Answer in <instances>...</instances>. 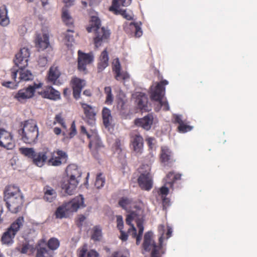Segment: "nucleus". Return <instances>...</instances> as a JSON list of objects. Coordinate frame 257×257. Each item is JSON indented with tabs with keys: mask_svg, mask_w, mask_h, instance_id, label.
<instances>
[{
	"mask_svg": "<svg viewBox=\"0 0 257 257\" xmlns=\"http://www.w3.org/2000/svg\"><path fill=\"white\" fill-rule=\"evenodd\" d=\"M66 178L61 184L62 189L68 195L74 194L78 186L81 176V172L78 167L74 164L69 165L66 168Z\"/></svg>",
	"mask_w": 257,
	"mask_h": 257,
	"instance_id": "1",
	"label": "nucleus"
},
{
	"mask_svg": "<svg viewBox=\"0 0 257 257\" xmlns=\"http://www.w3.org/2000/svg\"><path fill=\"white\" fill-rule=\"evenodd\" d=\"M20 126L18 132L21 137V140L26 144L36 143L39 136L36 121L33 119L26 120L21 122Z\"/></svg>",
	"mask_w": 257,
	"mask_h": 257,
	"instance_id": "2",
	"label": "nucleus"
},
{
	"mask_svg": "<svg viewBox=\"0 0 257 257\" xmlns=\"http://www.w3.org/2000/svg\"><path fill=\"white\" fill-rule=\"evenodd\" d=\"M101 21L97 16H92L89 21V25L86 27L88 33L95 32L94 43L96 48L100 46L103 43L107 42L109 39L110 33L109 30L104 27L100 28Z\"/></svg>",
	"mask_w": 257,
	"mask_h": 257,
	"instance_id": "3",
	"label": "nucleus"
},
{
	"mask_svg": "<svg viewBox=\"0 0 257 257\" xmlns=\"http://www.w3.org/2000/svg\"><path fill=\"white\" fill-rule=\"evenodd\" d=\"M158 231L161 234L159 238V245H157L152 239L153 234L151 232H147L144 235V239L143 244L144 250L149 251L152 250L151 257H160V253H164L162 251V243L163 241V235L165 231V226L160 224L158 226Z\"/></svg>",
	"mask_w": 257,
	"mask_h": 257,
	"instance_id": "4",
	"label": "nucleus"
},
{
	"mask_svg": "<svg viewBox=\"0 0 257 257\" xmlns=\"http://www.w3.org/2000/svg\"><path fill=\"white\" fill-rule=\"evenodd\" d=\"M19 151L21 154L31 159L33 164L39 167H43L49 160L50 150L48 148H44L41 151L36 152L33 148L22 147Z\"/></svg>",
	"mask_w": 257,
	"mask_h": 257,
	"instance_id": "5",
	"label": "nucleus"
},
{
	"mask_svg": "<svg viewBox=\"0 0 257 257\" xmlns=\"http://www.w3.org/2000/svg\"><path fill=\"white\" fill-rule=\"evenodd\" d=\"M84 206V198L82 195H79L59 206L55 211V215L56 218H67L70 213L76 212L79 208Z\"/></svg>",
	"mask_w": 257,
	"mask_h": 257,
	"instance_id": "6",
	"label": "nucleus"
},
{
	"mask_svg": "<svg viewBox=\"0 0 257 257\" xmlns=\"http://www.w3.org/2000/svg\"><path fill=\"white\" fill-rule=\"evenodd\" d=\"M168 83V81L166 80L156 82L150 87L149 92L151 99L159 102L160 106L163 107L164 111H168L170 109L168 101L166 100H163L165 94V86Z\"/></svg>",
	"mask_w": 257,
	"mask_h": 257,
	"instance_id": "7",
	"label": "nucleus"
},
{
	"mask_svg": "<svg viewBox=\"0 0 257 257\" xmlns=\"http://www.w3.org/2000/svg\"><path fill=\"white\" fill-rule=\"evenodd\" d=\"M24 218L23 216L18 217L13 221L3 233L1 237V242L3 244L12 245L14 242V238L23 226Z\"/></svg>",
	"mask_w": 257,
	"mask_h": 257,
	"instance_id": "8",
	"label": "nucleus"
},
{
	"mask_svg": "<svg viewBox=\"0 0 257 257\" xmlns=\"http://www.w3.org/2000/svg\"><path fill=\"white\" fill-rule=\"evenodd\" d=\"M138 170L140 174L137 180L139 186L143 190H150L153 187V177L151 173V166L144 164L141 165Z\"/></svg>",
	"mask_w": 257,
	"mask_h": 257,
	"instance_id": "9",
	"label": "nucleus"
},
{
	"mask_svg": "<svg viewBox=\"0 0 257 257\" xmlns=\"http://www.w3.org/2000/svg\"><path fill=\"white\" fill-rule=\"evenodd\" d=\"M134 213H131L127 215L125 221L126 223L131 226V228L128 229L127 233H129L133 238H136V244L139 245L142 239L144 231V226L142 222H137V227L139 229V232L138 234H137L136 228L134 225L132 224V222L134 220Z\"/></svg>",
	"mask_w": 257,
	"mask_h": 257,
	"instance_id": "10",
	"label": "nucleus"
},
{
	"mask_svg": "<svg viewBox=\"0 0 257 257\" xmlns=\"http://www.w3.org/2000/svg\"><path fill=\"white\" fill-rule=\"evenodd\" d=\"M94 61V55L92 52L85 53L81 50L78 51V70L83 72L84 74L87 73L86 67L93 63Z\"/></svg>",
	"mask_w": 257,
	"mask_h": 257,
	"instance_id": "11",
	"label": "nucleus"
},
{
	"mask_svg": "<svg viewBox=\"0 0 257 257\" xmlns=\"http://www.w3.org/2000/svg\"><path fill=\"white\" fill-rule=\"evenodd\" d=\"M8 209L13 213L19 212L23 206L24 197L23 195L15 196L4 199Z\"/></svg>",
	"mask_w": 257,
	"mask_h": 257,
	"instance_id": "12",
	"label": "nucleus"
},
{
	"mask_svg": "<svg viewBox=\"0 0 257 257\" xmlns=\"http://www.w3.org/2000/svg\"><path fill=\"white\" fill-rule=\"evenodd\" d=\"M49 154L51 157L48 160L49 165L59 166L67 161L68 156L66 153L62 150H57Z\"/></svg>",
	"mask_w": 257,
	"mask_h": 257,
	"instance_id": "13",
	"label": "nucleus"
},
{
	"mask_svg": "<svg viewBox=\"0 0 257 257\" xmlns=\"http://www.w3.org/2000/svg\"><path fill=\"white\" fill-rule=\"evenodd\" d=\"M15 146V141L11 133L0 128V147L12 150Z\"/></svg>",
	"mask_w": 257,
	"mask_h": 257,
	"instance_id": "14",
	"label": "nucleus"
},
{
	"mask_svg": "<svg viewBox=\"0 0 257 257\" xmlns=\"http://www.w3.org/2000/svg\"><path fill=\"white\" fill-rule=\"evenodd\" d=\"M112 69L114 74V78L116 80L124 81L130 79V76L129 74L126 71H121L120 63L118 58L113 60Z\"/></svg>",
	"mask_w": 257,
	"mask_h": 257,
	"instance_id": "15",
	"label": "nucleus"
},
{
	"mask_svg": "<svg viewBox=\"0 0 257 257\" xmlns=\"http://www.w3.org/2000/svg\"><path fill=\"white\" fill-rule=\"evenodd\" d=\"M30 55V51L28 48L25 47L22 48L15 56L14 63L16 66L18 68L27 67Z\"/></svg>",
	"mask_w": 257,
	"mask_h": 257,
	"instance_id": "16",
	"label": "nucleus"
},
{
	"mask_svg": "<svg viewBox=\"0 0 257 257\" xmlns=\"http://www.w3.org/2000/svg\"><path fill=\"white\" fill-rule=\"evenodd\" d=\"M141 22H131L125 23L123 29L125 32L131 36L136 38H139L143 35Z\"/></svg>",
	"mask_w": 257,
	"mask_h": 257,
	"instance_id": "17",
	"label": "nucleus"
},
{
	"mask_svg": "<svg viewBox=\"0 0 257 257\" xmlns=\"http://www.w3.org/2000/svg\"><path fill=\"white\" fill-rule=\"evenodd\" d=\"M160 160L163 166L171 167L175 161L174 159L173 154L168 147L164 146L161 147L160 154Z\"/></svg>",
	"mask_w": 257,
	"mask_h": 257,
	"instance_id": "18",
	"label": "nucleus"
},
{
	"mask_svg": "<svg viewBox=\"0 0 257 257\" xmlns=\"http://www.w3.org/2000/svg\"><path fill=\"white\" fill-rule=\"evenodd\" d=\"M70 83L73 89L74 97L76 99H79L82 89L86 85L85 81L75 76L72 78Z\"/></svg>",
	"mask_w": 257,
	"mask_h": 257,
	"instance_id": "19",
	"label": "nucleus"
},
{
	"mask_svg": "<svg viewBox=\"0 0 257 257\" xmlns=\"http://www.w3.org/2000/svg\"><path fill=\"white\" fill-rule=\"evenodd\" d=\"M80 104L83 109L86 121L89 124L93 125L95 122L96 114L94 107L85 103H80Z\"/></svg>",
	"mask_w": 257,
	"mask_h": 257,
	"instance_id": "20",
	"label": "nucleus"
},
{
	"mask_svg": "<svg viewBox=\"0 0 257 257\" xmlns=\"http://www.w3.org/2000/svg\"><path fill=\"white\" fill-rule=\"evenodd\" d=\"M33 91L32 88L28 87L21 89L14 95V98L21 103H25L27 99L34 96Z\"/></svg>",
	"mask_w": 257,
	"mask_h": 257,
	"instance_id": "21",
	"label": "nucleus"
},
{
	"mask_svg": "<svg viewBox=\"0 0 257 257\" xmlns=\"http://www.w3.org/2000/svg\"><path fill=\"white\" fill-rule=\"evenodd\" d=\"M38 93L45 98L54 100L60 98V92L50 86L46 87L43 90L38 92Z\"/></svg>",
	"mask_w": 257,
	"mask_h": 257,
	"instance_id": "22",
	"label": "nucleus"
},
{
	"mask_svg": "<svg viewBox=\"0 0 257 257\" xmlns=\"http://www.w3.org/2000/svg\"><path fill=\"white\" fill-rule=\"evenodd\" d=\"M173 123L179 124L177 130L179 133H185L192 130L193 126L188 125L186 123V120H183L181 115L174 114L173 115Z\"/></svg>",
	"mask_w": 257,
	"mask_h": 257,
	"instance_id": "23",
	"label": "nucleus"
},
{
	"mask_svg": "<svg viewBox=\"0 0 257 257\" xmlns=\"http://www.w3.org/2000/svg\"><path fill=\"white\" fill-rule=\"evenodd\" d=\"M153 120V115L149 114L143 118L136 119L135 120V123L136 125L141 126L144 129L148 131L151 127Z\"/></svg>",
	"mask_w": 257,
	"mask_h": 257,
	"instance_id": "24",
	"label": "nucleus"
},
{
	"mask_svg": "<svg viewBox=\"0 0 257 257\" xmlns=\"http://www.w3.org/2000/svg\"><path fill=\"white\" fill-rule=\"evenodd\" d=\"M36 47L43 50L49 46V36L47 34H37L35 39Z\"/></svg>",
	"mask_w": 257,
	"mask_h": 257,
	"instance_id": "25",
	"label": "nucleus"
},
{
	"mask_svg": "<svg viewBox=\"0 0 257 257\" xmlns=\"http://www.w3.org/2000/svg\"><path fill=\"white\" fill-rule=\"evenodd\" d=\"M131 145L135 152L141 153L144 146V139L143 137L139 134L133 136L131 137Z\"/></svg>",
	"mask_w": 257,
	"mask_h": 257,
	"instance_id": "26",
	"label": "nucleus"
},
{
	"mask_svg": "<svg viewBox=\"0 0 257 257\" xmlns=\"http://www.w3.org/2000/svg\"><path fill=\"white\" fill-rule=\"evenodd\" d=\"M181 179V174L174 171L169 172L164 178L165 185L173 188L174 183Z\"/></svg>",
	"mask_w": 257,
	"mask_h": 257,
	"instance_id": "27",
	"label": "nucleus"
},
{
	"mask_svg": "<svg viewBox=\"0 0 257 257\" xmlns=\"http://www.w3.org/2000/svg\"><path fill=\"white\" fill-rule=\"evenodd\" d=\"M23 195L19 187L14 185H9L7 186L4 191V199Z\"/></svg>",
	"mask_w": 257,
	"mask_h": 257,
	"instance_id": "28",
	"label": "nucleus"
},
{
	"mask_svg": "<svg viewBox=\"0 0 257 257\" xmlns=\"http://www.w3.org/2000/svg\"><path fill=\"white\" fill-rule=\"evenodd\" d=\"M18 72V70L15 67H13L10 70V73L12 79L13 80L12 81H4L2 83V85L3 86H5L7 88H11V89H15L18 86V83L19 81H17V72Z\"/></svg>",
	"mask_w": 257,
	"mask_h": 257,
	"instance_id": "29",
	"label": "nucleus"
},
{
	"mask_svg": "<svg viewBox=\"0 0 257 257\" xmlns=\"http://www.w3.org/2000/svg\"><path fill=\"white\" fill-rule=\"evenodd\" d=\"M148 101L147 96L145 93L140 92L138 94L136 102L139 108L142 111H149L150 110L148 105Z\"/></svg>",
	"mask_w": 257,
	"mask_h": 257,
	"instance_id": "30",
	"label": "nucleus"
},
{
	"mask_svg": "<svg viewBox=\"0 0 257 257\" xmlns=\"http://www.w3.org/2000/svg\"><path fill=\"white\" fill-rule=\"evenodd\" d=\"M60 75L61 72L58 67L53 65L49 69L47 76L48 81L53 84H55Z\"/></svg>",
	"mask_w": 257,
	"mask_h": 257,
	"instance_id": "31",
	"label": "nucleus"
},
{
	"mask_svg": "<svg viewBox=\"0 0 257 257\" xmlns=\"http://www.w3.org/2000/svg\"><path fill=\"white\" fill-rule=\"evenodd\" d=\"M108 54L105 49L102 52L99 57V61L97 65L99 72L102 71L108 65Z\"/></svg>",
	"mask_w": 257,
	"mask_h": 257,
	"instance_id": "32",
	"label": "nucleus"
},
{
	"mask_svg": "<svg viewBox=\"0 0 257 257\" xmlns=\"http://www.w3.org/2000/svg\"><path fill=\"white\" fill-rule=\"evenodd\" d=\"M44 199L47 201L52 202L56 198L57 193L52 187L46 186L44 188Z\"/></svg>",
	"mask_w": 257,
	"mask_h": 257,
	"instance_id": "33",
	"label": "nucleus"
},
{
	"mask_svg": "<svg viewBox=\"0 0 257 257\" xmlns=\"http://www.w3.org/2000/svg\"><path fill=\"white\" fill-rule=\"evenodd\" d=\"M78 257H98V253L96 251L91 250H87V245L84 244L78 250Z\"/></svg>",
	"mask_w": 257,
	"mask_h": 257,
	"instance_id": "34",
	"label": "nucleus"
},
{
	"mask_svg": "<svg viewBox=\"0 0 257 257\" xmlns=\"http://www.w3.org/2000/svg\"><path fill=\"white\" fill-rule=\"evenodd\" d=\"M103 123L106 128H109L111 125L112 116L109 109L104 107L102 111Z\"/></svg>",
	"mask_w": 257,
	"mask_h": 257,
	"instance_id": "35",
	"label": "nucleus"
},
{
	"mask_svg": "<svg viewBox=\"0 0 257 257\" xmlns=\"http://www.w3.org/2000/svg\"><path fill=\"white\" fill-rule=\"evenodd\" d=\"M132 0H112V5L109 8L111 11H115L120 6L127 7L131 3Z\"/></svg>",
	"mask_w": 257,
	"mask_h": 257,
	"instance_id": "36",
	"label": "nucleus"
},
{
	"mask_svg": "<svg viewBox=\"0 0 257 257\" xmlns=\"http://www.w3.org/2000/svg\"><path fill=\"white\" fill-rule=\"evenodd\" d=\"M20 71V81H28L33 79V75L30 71L25 69V67L19 68Z\"/></svg>",
	"mask_w": 257,
	"mask_h": 257,
	"instance_id": "37",
	"label": "nucleus"
},
{
	"mask_svg": "<svg viewBox=\"0 0 257 257\" xmlns=\"http://www.w3.org/2000/svg\"><path fill=\"white\" fill-rule=\"evenodd\" d=\"M53 251L45 247H40L37 249L36 257H53Z\"/></svg>",
	"mask_w": 257,
	"mask_h": 257,
	"instance_id": "38",
	"label": "nucleus"
},
{
	"mask_svg": "<svg viewBox=\"0 0 257 257\" xmlns=\"http://www.w3.org/2000/svg\"><path fill=\"white\" fill-rule=\"evenodd\" d=\"M9 23L10 20L8 17V12L6 8H0V25L3 26H6Z\"/></svg>",
	"mask_w": 257,
	"mask_h": 257,
	"instance_id": "39",
	"label": "nucleus"
},
{
	"mask_svg": "<svg viewBox=\"0 0 257 257\" xmlns=\"http://www.w3.org/2000/svg\"><path fill=\"white\" fill-rule=\"evenodd\" d=\"M88 147L90 149L92 148L97 149L101 146V142L99 138L96 135L92 136L90 138Z\"/></svg>",
	"mask_w": 257,
	"mask_h": 257,
	"instance_id": "40",
	"label": "nucleus"
},
{
	"mask_svg": "<svg viewBox=\"0 0 257 257\" xmlns=\"http://www.w3.org/2000/svg\"><path fill=\"white\" fill-rule=\"evenodd\" d=\"M60 245V242L59 240L55 237H52L49 239L47 242V246L49 249L53 251L57 249Z\"/></svg>",
	"mask_w": 257,
	"mask_h": 257,
	"instance_id": "41",
	"label": "nucleus"
},
{
	"mask_svg": "<svg viewBox=\"0 0 257 257\" xmlns=\"http://www.w3.org/2000/svg\"><path fill=\"white\" fill-rule=\"evenodd\" d=\"M62 19L66 25L68 26H72L73 24V20L69 15L67 10L63 9Z\"/></svg>",
	"mask_w": 257,
	"mask_h": 257,
	"instance_id": "42",
	"label": "nucleus"
},
{
	"mask_svg": "<svg viewBox=\"0 0 257 257\" xmlns=\"http://www.w3.org/2000/svg\"><path fill=\"white\" fill-rule=\"evenodd\" d=\"M56 123L59 124L64 130H67L65 120L62 113H59L55 115L54 123L55 124Z\"/></svg>",
	"mask_w": 257,
	"mask_h": 257,
	"instance_id": "43",
	"label": "nucleus"
},
{
	"mask_svg": "<svg viewBox=\"0 0 257 257\" xmlns=\"http://www.w3.org/2000/svg\"><path fill=\"white\" fill-rule=\"evenodd\" d=\"M104 93L106 94L105 103L107 104H111L113 96L111 93V88L110 86H107L104 88Z\"/></svg>",
	"mask_w": 257,
	"mask_h": 257,
	"instance_id": "44",
	"label": "nucleus"
},
{
	"mask_svg": "<svg viewBox=\"0 0 257 257\" xmlns=\"http://www.w3.org/2000/svg\"><path fill=\"white\" fill-rule=\"evenodd\" d=\"M105 178L102 176V174L99 173L97 175L95 182V186L97 189L102 187L105 183Z\"/></svg>",
	"mask_w": 257,
	"mask_h": 257,
	"instance_id": "45",
	"label": "nucleus"
},
{
	"mask_svg": "<svg viewBox=\"0 0 257 257\" xmlns=\"http://www.w3.org/2000/svg\"><path fill=\"white\" fill-rule=\"evenodd\" d=\"M132 202V200L127 197H122L118 202L119 205L123 209L126 210L127 206Z\"/></svg>",
	"mask_w": 257,
	"mask_h": 257,
	"instance_id": "46",
	"label": "nucleus"
},
{
	"mask_svg": "<svg viewBox=\"0 0 257 257\" xmlns=\"http://www.w3.org/2000/svg\"><path fill=\"white\" fill-rule=\"evenodd\" d=\"M101 230L99 227L95 226L93 229V232L91 238L94 240H99L101 237Z\"/></svg>",
	"mask_w": 257,
	"mask_h": 257,
	"instance_id": "47",
	"label": "nucleus"
},
{
	"mask_svg": "<svg viewBox=\"0 0 257 257\" xmlns=\"http://www.w3.org/2000/svg\"><path fill=\"white\" fill-rule=\"evenodd\" d=\"M30 249V244L26 242L17 247V250L22 253H26Z\"/></svg>",
	"mask_w": 257,
	"mask_h": 257,
	"instance_id": "48",
	"label": "nucleus"
},
{
	"mask_svg": "<svg viewBox=\"0 0 257 257\" xmlns=\"http://www.w3.org/2000/svg\"><path fill=\"white\" fill-rule=\"evenodd\" d=\"M69 33H73L74 31L72 30L68 29L67 30V33L65 34V39L66 41L68 42V43H66V45H67L68 47H69L70 45V44L69 43H71L74 40L73 36L72 35L69 34Z\"/></svg>",
	"mask_w": 257,
	"mask_h": 257,
	"instance_id": "49",
	"label": "nucleus"
},
{
	"mask_svg": "<svg viewBox=\"0 0 257 257\" xmlns=\"http://www.w3.org/2000/svg\"><path fill=\"white\" fill-rule=\"evenodd\" d=\"M77 134V130L75 125V121H73L71 125V127L70 128V132L68 134L67 138L70 139L73 138Z\"/></svg>",
	"mask_w": 257,
	"mask_h": 257,
	"instance_id": "50",
	"label": "nucleus"
},
{
	"mask_svg": "<svg viewBox=\"0 0 257 257\" xmlns=\"http://www.w3.org/2000/svg\"><path fill=\"white\" fill-rule=\"evenodd\" d=\"M117 227L119 230L123 229V221L122 217L121 215L116 216Z\"/></svg>",
	"mask_w": 257,
	"mask_h": 257,
	"instance_id": "51",
	"label": "nucleus"
},
{
	"mask_svg": "<svg viewBox=\"0 0 257 257\" xmlns=\"http://www.w3.org/2000/svg\"><path fill=\"white\" fill-rule=\"evenodd\" d=\"M85 219L86 217L84 215H79L76 221V223L77 226L79 227H81L83 225V223L85 220Z\"/></svg>",
	"mask_w": 257,
	"mask_h": 257,
	"instance_id": "52",
	"label": "nucleus"
},
{
	"mask_svg": "<svg viewBox=\"0 0 257 257\" xmlns=\"http://www.w3.org/2000/svg\"><path fill=\"white\" fill-rule=\"evenodd\" d=\"M169 193V188L165 186L162 187L159 190V193L162 195V197L166 196Z\"/></svg>",
	"mask_w": 257,
	"mask_h": 257,
	"instance_id": "53",
	"label": "nucleus"
},
{
	"mask_svg": "<svg viewBox=\"0 0 257 257\" xmlns=\"http://www.w3.org/2000/svg\"><path fill=\"white\" fill-rule=\"evenodd\" d=\"M43 86V83L41 82H39L38 83L34 82V84L32 85H29L28 86V87H30L33 89V95H34L35 91L37 89L41 88Z\"/></svg>",
	"mask_w": 257,
	"mask_h": 257,
	"instance_id": "54",
	"label": "nucleus"
},
{
	"mask_svg": "<svg viewBox=\"0 0 257 257\" xmlns=\"http://www.w3.org/2000/svg\"><path fill=\"white\" fill-rule=\"evenodd\" d=\"M120 14L124 19H126L127 20H132L133 19V17L130 14L127 13L126 10L121 11L120 12Z\"/></svg>",
	"mask_w": 257,
	"mask_h": 257,
	"instance_id": "55",
	"label": "nucleus"
},
{
	"mask_svg": "<svg viewBox=\"0 0 257 257\" xmlns=\"http://www.w3.org/2000/svg\"><path fill=\"white\" fill-rule=\"evenodd\" d=\"M114 148L115 150V151L120 152L121 151V142L120 140L116 139L114 144Z\"/></svg>",
	"mask_w": 257,
	"mask_h": 257,
	"instance_id": "56",
	"label": "nucleus"
},
{
	"mask_svg": "<svg viewBox=\"0 0 257 257\" xmlns=\"http://www.w3.org/2000/svg\"><path fill=\"white\" fill-rule=\"evenodd\" d=\"M39 65L41 67L45 66L47 63V59L46 57H40L38 60Z\"/></svg>",
	"mask_w": 257,
	"mask_h": 257,
	"instance_id": "57",
	"label": "nucleus"
},
{
	"mask_svg": "<svg viewBox=\"0 0 257 257\" xmlns=\"http://www.w3.org/2000/svg\"><path fill=\"white\" fill-rule=\"evenodd\" d=\"M120 232V239L122 241H126L127 239L128 235L123 229L119 230Z\"/></svg>",
	"mask_w": 257,
	"mask_h": 257,
	"instance_id": "58",
	"label": "nucleus"
},
{
	"mask_svg": "<svg viewBox=\"0 0 257 257\" xmlns=\"http://www.w3.org/2000/svg\"><path fill=\"white\" fill-rule=\"evenodd\" d=\"M80 131H81V133L83 134H85L88 139H90V138L92 137V136L90 135L87 132V130L85 128V127L83 125H82L80 127Z\"/></svg>",
	"mask_w": 257,
	"mask_h": 257,
	"instance_id": "59",
	"label": "nucleus"
},
{
	"mask_svg": "<svg viewBox=\"0 0 257 257\" xmlns=\"http://www.w3.org/2000/svg\"><path fill=\"white\" fill-rule=\"evenodd\" d=\"M154 140V139L152 138H149L148 139H146V142L147 143V144L148 145L149 147L150 148H152V146H153V141Z\"/></svg>",
	"mask_w": 257,
	"mask_h": 257,
	"instance_id": "60",
	"label": "nucleus"
},
{
	"mask_svg": "<svg viewBox=\"0 0 257 257\" xmlns=\"http://www.w3.org/2000/svg\"><path fill=\"white\" fill-rule=\"evenodd\" d=\"M162 198L163 205L164 206L168 205L169 201H170L169 199L166 198V196H163V197H162Z\"/></svg>",
	"mask_w": 257,
	"mask_h": 257,
	"instance_id": "61",
	"label": "nucleus"
},
{
	"mask_svg": "<svg viewBox=\"0 0 257 257\" xmlns=\"http://www.w3.org/2000/svg\"><path fill=\"white\" fill-rule=\"evenodd\" d=\"M53 132L55 134H56L57 135H59L61 133L62 131L60 128L58 127H55L53 128Z\"/></svg>",
	"mask_w": 257,
	"mask_h": 257,
	"instance_id": "62",
	"label": "nucleus"
},
{
	"mask_svg": "<svg viewBox=\"0 0 257 257\" xmlns=\"http://www.w3.org/2000/svg\"><path fill=\"white\" fill-rule=\"evenodd\" d=\"M172 233V228L168 226L167 228V232L166 233L167 238H168L171 236Z\"/></svg>",
	"mask_w": 257,
	"mask_h": 257,
	"instance_id": "63",
	"label": "nucleus"
},
{
	"mask_svg": "<svg viewBox=\"0 0 257 257\" xmlns=\"http://www.w3.org/2000/svg\"><path fill=\"white\" fill-rule=\"evenodd\" d=\"M63 2L66 4L67 7L73 5L74 0H63Z\"/></svg>",
	"mask_w": 257,
	"mask_h": 257,
	"instance_id": "64",
	"label": "nucleus"
}]
</instances>
